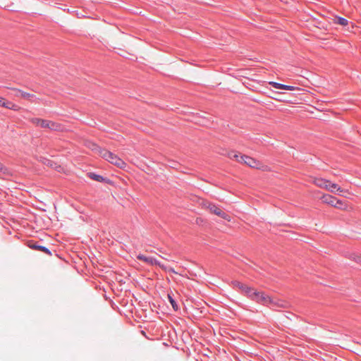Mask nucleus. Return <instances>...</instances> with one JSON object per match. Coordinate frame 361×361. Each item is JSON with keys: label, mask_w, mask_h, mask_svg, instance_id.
Listing matches in <instances>:
<instances>
[{"label": "nucleus", "mask_w": 361, "mask_h": 361, "mask_svg": "<svg viewBox=\"0 0 361 361\" xmlns=\"http://www.w3.org/2000/svg\"><path fill=\"white\" fill-rule=\"evenodd\" d=\"M240 159L242 161L241 163H243L251 168H254V169L259 168L260 162L254 158H252L247 155H240Z\"/></svg>", "instance_id": "nucleus-2"}, {"label": "nucleus", "mask_w": 361, "mask_h": 361, "mask_svg": "<svg viewBox=\"0 0 361 361\" xmlns=\"http://www.w3.org/2000/svg\"><path fill=\"white\" fill-rule=\"evenodd\" d=\"M269 84L272 87L276 88V89H280V90H290V91H293V90H295L296 89H298V87H296L295 86L287 85L281 84V83H279V82H274V81H271V82H269Z\"/></svg>", "instance_id": "nucleus-8"}, {"label": "nucleus", "mask_w": 361, "mask_h": 361, "mask_svg": "<svg viewBox=\"0 0 361 361\" xmlns=\"http://www.w3.org/2000/svg\"><path fill=\"white\" fill-rule=\"evenodd\" d=\"M27 246L32 250H39L47 254L48 255H51V252L47 247L40 245L36 242L29 241Z\"/></svg>", "instance_id": "nucleus-5"}, {"label": "nucleus", "mask_w": 361, "mask_h": 361, "mask_svg": "<svg viewBox=\"0 0 361 361\" xmlns=\"http://www.w3.org/2000/svg\"><path fill=\"white\" fill-rule=\"evenodd\" d=\"M151 265H158L161 268H162L164 269H166V267L163 264H161V262L159 261H158L154 257L152 258V262H151Z\"/></svg>", "instance_id": "nucleus-23"}, {"label": "nucleus", "mask_w": 361, "mask_h": 361, "mask_svg": "<svg viewBox=\"0 0 361 361\" xmlns=\"http://www.w3.org/2000/svg\"><path fill=\"white\" fill-rule=\"evenodd\" d=\"M18 94H17V96H20L23 98H29L33 96L32 94L28 92H23L22 90H18Z\"/></svg>", "instance_id": "nucleus-21"}, {"label": "nucleus", "mask_w": 361, "mask_h": 361, "mask_svg": "<svg viewBox=\"0 0 361 361\" xmlns=\"http://www.w3.org/2000/svg\"><path fill=\"white\" fill-rule=\"evenodd\" d=\"M325 189L331 192H341V188L337 184L331 183L329 180H328V183H326V187Z\"/></svg>", "instance_id": "nucleus-10"}, {"label": "nucleus", "mask_w": 361, "mask_h": 361, "mask_svg": "<svg viewBox=\"0 0 361 361\" xmlns=\"http://www.w3.org/2000/svg\"><path fill=\"white\" fill-rule=\"evenodd\" d=\"M12 171L0 162V178L12 176Z\"/></svg>", "instance_id": "nucleus-9"}, {"label": "nucleus", "mask_w": 361, "mask_h": 361, "mask_svg": "<svg viewBox=\"0 0 361 361\" xmlns=\"http://www.w3.org/2000/svg\"><path fill=\"white\" fill-rule=\"evenodd\" d=\"M137 258L142 262H145L149 264H151V262H152V257H147L142 254H139L137 256Z\"/></svg>", "instance_id": "nucleus-17"}, {"label": "nucleus", "mask_w": 361, "mask_h": 361, "mask_svg": "<svg viewBox=\"0 0 361 361\" xmlns=\"http://www.w3.org/2000/svg\"><path fill=\"white\" fill-rule=\"evenodd\" d=\"M177 166H178V163L175 162V161H173L171 163V165H170V166L172 167V168H176Z\"/></svg>", "instance_id": "nucleus-25"}, {"label": "nucleus", "mask_w": 361, "mask_h": 361, "mask_svg": "<svg viewBox=\"0 0 361 361\" xmlns=\"http://www.w3.org/2000/svg\"><path fill=\"white\" fill-rule=\"evenodd\" d=\"M168 299H169V301L170 304L171 305L173 309L175 311H177L178 310V305L177 304L176 300L173 299V298L170 294H168Z\"/></svg>", "instance_id": "nucleus-18"}, {"label": "nucleus", "mask_w": 361, "mask_h": 361, "mask_svg": "<svg viewBox=\"0 0 361 361\" xmlns=\"http://www.w3.org/2000/svg\"><path fill=\"white\" fill-rule=\"evenodd\" d=\"M360 262H361V259L360 260Z\"/></svg>", "instance_id": "nucleus-26"}, {"label": "nucleus", "mask_w": 361, "mask_h": 361, "mask_svg": "<svg viewBox=\"0 0 361 361\" xmlns=\"http://www.w3.org/2000/svg\"><path fill=\"white\" fill-rule=\"evenodd\" d=\"M207 207L212 213L215 214L224 219H228V215L215 204L208 203Z\"/></svg>", "instance_id": "nucleus-4"}, {"label": "nucleus", "mask_w": 361, "mask_h": 361, "mask_svg": "<svg viewBox=\"0 0 361 361\" xmlns=\"http://www.w3.org/2000/svg\"><path fill=\"white\" fill-rule=\"evenodd\" d=\"M231 284L233 286L234 288H237L240 290L243 288L245 286L244 283L238 281H232Z\"/></svg>", "instance_id": "nucleus-19"}, {"label": "nucleus", "mask_w": 361, "mask_h": 361, "mask_svg": "<svg viewBox=\"0 0 361 361\" xmlns=\"http://www.w3.org/2000/svg\"><path fill=\"white\" fill-rule=\"evenodd\" d=\"M88 176L91 179H92L94 180H96L97 182L102 183V182H104L105 180V178H104L102 176L99 175V174H96L94 173H88Z\"/></svg>", "instance_id": "nucleus-15"}, {"label": "nucleus", "mask_w": 361, "mask_h": 361, "mask_svg": "<svg viewBox=\"0 0 361 361\" xmlns=\"http://www.w3.org/2000/svg\"><path fill=\"white\" fill-rule=\"evenodd\" d=\"M94 146H98L97 144L91 142L89 144L88 147L93 151Z\"/></svg>", "instance_id": "nucleus-24"}, {"label": "nucleus", "mask_w": 361, "mask_h": 361, "mask_svg": "<svg viewBox=\"0 0 361 361\" xmlns=\"http://www.w3.org/2000/svg\"><path fill=\"white\" fill-rule=\"evenodd\" d=\"M259 303L264 305L271 304V303H272V300L270 297L265 295L264 293L262 296L260 298V301L259 302Z\"/></svg>", "instance_id": "nucleus-16"}, {"label": "nucleus", "mask_w": 361, "mask_h": 361, "mask_svg": "<svg viewBox=\"0 0 361 361\" xmlns=\"http://www.w3.org/2000/svg\"><path fill=\"white\" fill-rule=\"evenodd\" d=\"M321 200L324 203H326L336 207H338V204H342V202L341 200L329 194L322 195Z\"/></svg>", "instance_id": "nucleus-3"}, {"label": "nucleus", "mask_w": 361, "mask_h": 361, "mask_svg": "<svg viewBox=\"0 0 361 361\" xmlns=\"http://www.w3.org/2000/svg\"><path fill=\"white\" fill-rule=\"evenodd\" d=\"M228 157L231 159L235 160L236 161H238L239 163L242 162L241 159H240V154L238 153L235 151H230V152H228Z\"/></svg>", "instance_id": "nucleus-14"}, {"label": "nucleus", "mask_w": 361, "mask_h": 361, "mask_svg": "<svg viewBox=\"0 0 361 361\" xmlns=\"http://www.w3.org/2000/svg\"><path fill=\"white\" fill-rule=\"evenodd\" d=\"M337 23L341 25L345 26L348 24V20L343 17H338Z\"/></svg>", "instance_id": "nucleus-20"}, {"label": "nucleus", "mask_w": 361, "mask_h": 361, "mask_svg": "<svg viewBox=\"0 0 361 361\" xmlns=\"http://www.w3.org/2000/svg\"><path fill=\"white\" fill-rule=\"evenodd\" d=\"M109 162H110L112 164H114L115 166H118L120 169L125 168L126 164L119 158L117 155L112 153V156H110L109 160Z\"/></svg>", "instance_id": "nucleus-6"}, {"label": "nucleus", "mask_w": 361, "mask_h": 361, "mask_svg": "<svg viewBox=\"0 0 361 361\" xmlns=\"http://www.w3.org/2000/svg\"><path fill=\"white\" fill-rule=\"evenodd\" d=\"M11 104L10 102H6L4 98L0 97V106L6 107L8 109H11V106H9Z\"/></svg>", "instance_id": "nucleus-22"}, {"label": "nucleus", "mask_w": 361, "mask_h": 361, "mask_svg": "<svg viewBox=\"0 0 361 361\" xmlns=\"http://www.w3.org/2000/svg\"><path fill=\"white\" fill-rule=\"evenodd\" d=\"M314 183L319 188H326V183H328V180L321 178H316L314 180Z\"/></svg>", "instance_id": "nucleus-12"}, {"label": "nucleus", "mask_w": 361, "mask_h": 361, "mask_svg": "<svg viewBox=\"0 0 361 361\" xmlns=\"http://www.w3.org/2000/svg\"><path fill=\"white\" fill-rule=\"evenodd\" d=\"M263 292H259L256 290L255 289L253 290V293H252V295L250 297V300L259 303L260 301V298L263 295Z\"/></svg>", "instance_id": "nucleus-13"}, {"label": "nucleus", "mask_w": 361, "mask_h": 361, "mask_svg": "<svg viewBox=\"0 0 361 361\" xmlns=\"http://www.w3.org/2000/svg\"><path fill=\"white\" fill-rule=\"evenodd\" d=\"M93 152L97 153L101 156L103 159H106V161L109 160L110 156H112V152L100 147L99 146H94V148L93 149Z\"/></svg>", "instance_id": "nucleus-7"}, {"label": "nucleus", "mask_w": 361, "mask_h": 361, "mask_svg": "<svg viewBox=\"0 0 361 361\" xmlns=\"http://www.w3.org/2000/svg\"><path fill=\"white\" fill-rule=\"evenodd\" d=\"M254 290L255 288L245 284V286L240 290V291L244 295H245L247 298L250 299Z\"/></svg>", "instance_id": "nucleus-11"}, {"label": "nucleus", "mask_w": 361, "mask_h": 361, "mask_svg": "<svg viewBox=\"0 0 361 361\" xmlns=\"http://www.w3.org/2000/svg\"><path fill=\"white\" fill-rule=\"evenodd\" d=\"M32 123L39 126L43 128H49L50 130H56L59 126L58 123L49 120H44L39 118H33L31 119Z\"/></svg>", "instance_id": "nucleus-1"}]
</instances>
